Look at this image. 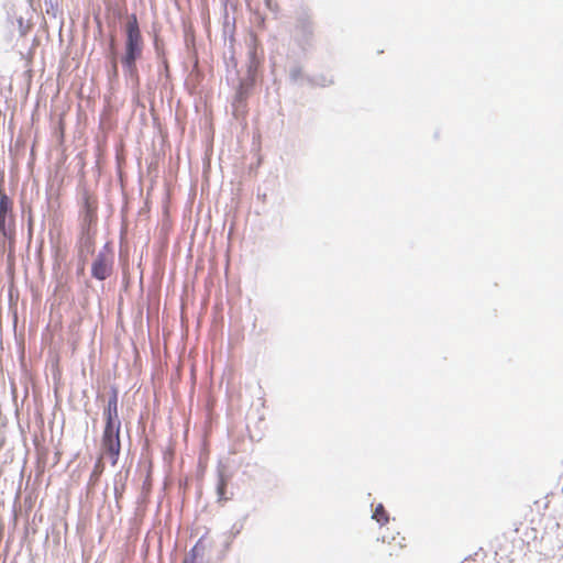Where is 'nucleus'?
I'll return each instance as SVG.
<instances>
[{
    "instance_id": "423d86ee",
    "label": "nucleus",
    "mask_w": 563,
    "mask_h": 563,
    "mask_svg": "<svg viewBox=\"0 0 563 563\" xmlns=\"http://www.w3.org/2000/svg\"><path fill=\"white\" fill-rule=\"evenodd\" d=\"M295 29L297 32L296 42L305 51L311 46L314 34V24L308 10L301 9L297 13Z\"/></svg>"
},
{
    "instance_id": "2eb2a0df",
    "label": "nucleus",
    "mask_w": 563,
    "mask_h": 563,
    "mask_svg": "<svg viewBox=\"0 0 563 563\" xmlns=\"http://www.w3.org/2000/svg\"><path fill=\"white\" fill-rule=\"evenodd\" d=\"M302 66L299 63H294L288 70V78L291 84H297L300 79H305Z\"/></svg>"
},
{
    "instance_id": "f8f14e48",
    "label": "nucleus",
    "mask_w": 563,
    "mask_h": 563,
    "mask_svg": "<svg viewBox=\"0 0 563 563\" xmlns=\"http://www.w3.org/2000/svg\"><path fill=\"white\" fill-rule=\"evenodd\" d=\"M305 80L310 87L325 88L334 84L333 77H328L324 74L307 75Z\"/></svg>"
},
{
    "instance_id": "4468645a",
    "label": "nucleus",
    "mask_w": 563,
    "mask_h": 563,
    "mask_svg": "<svg viewBox=\"0 0 563 563\" xmlns=\"http://www.w3.org/2000/svg\"><path fill=\"white\" fill-rule=\"evenodd\" d=\"M227 485H228V478L224 476V474L221 471H218L216 492H217L219 503H224L228 500V497L225 496Z\"/></svg>"
},
{
    "instance_id": "a211bd4d",
    "label": "nucleus",
    "mask_w": 563,
    "mask_h": 563,
    "mask_svg": "<svg viewBox=\"0 0 563 563\" xmlns=\"http://www.w3.org/2000/svg\"><path fill=\"white\" fill-rule=\"evenodd\" d=\"M235 30V19H232V23H222V32L223 36L225 37L229 35L230 37H233V33Z\"/></svg>"
},
{
    "instance_id": "a878e982",
    "label": "nucleus",
    "mask_w": 563,
    "mask_h": 563,
    "mask_svg": "<svg viewBox=\"0 0 563 563\" xmlns=\"http://www.w3.org/2000/svg\"><path fill=\"white\" fill-rule=\"evenodd\" d=\"M95 468H97V464L95 465ZM100 473H101V471L98 472V471L93 470V474L100 475Z\"/></svg>"
},
{
    "instance_id": "9d476101",
    "label": "nucleus",
    "mask_w": 563,
    "mask_h": 563,
    "mask_svg": "<svg viewBox=\"0 0 563 563\" xmlns=\"http://www.w3.org/2000/svg\"><path fill=\"white\" fill-rule=\"evenodd\" d=\"M205 550L206 545L203 543V538L201 537L190 548L189 552L184 558L183 563H202Z\"/></svg>"
},
{
    "instance_id": "4be33fe9",
    "label": "nucleus",
    "mask_w": 563,
    "mask_h": 563,
    "mask_svg": "<svg viewBox=\"0 0 563 563\" xmlns=\"http://www.w3.org/2000/svg\"><path fill=\"white\" fill-rule=\"evenodd\" d=\"M223 23H232L230 21L229 12H228V0H223V14H222Z\"/></svg>"
},
{
    "instance_id": "412c9836",
    "label": "nucleus",
    "mask_w": 563,
    "mask_h": 563,
    "mask_svg": "<svg viewBox=\"0 0 563 563\" xmlns=\"http://www.w3.org/2000/svg\"><path fill=\"white\" fill-rule=\"evenodd\" d=\"M98 253H102L103 257H109V258H110V256L114 257L113 247L108 242L102 246V249Z\"/></svg>"
},
{
    "instance_id": "7ed1b4c3",
    "label": "nucleus",
    "mask_w": 563,
    "mask_h": 563,
    "mask_svg": "<svg viewBox=\"0 0 563 563\" xmlns=\"http://www.w3.org/2000/svg\"><path fill=\"white\" fill-rule=\"evenodd\" d=\"M16 221L13 212V200L4 191L0 183V250L13 251L15 246Z\"/></svg>"
},
{
    "instance_id": "f03ea898",
    "label": "nucleus",
    "mask_w": 563,
    "mask_h": 563,
    "mask_svg": "<svg viewBox=\"0 0 563 563\" xmlns=\"http://www.w3.org/2000/svg\"><path fill=\"white\" fill-rule=\"evenodd\" d=\"M264 49L254 40H251L247 49L246 70L238 76L232 98V112L235 119L245 118L249 112V99L255 89L263 82Z\"/></svg>"
},
{
    "instance_id": "f3484780",
    "label": "nucleus",
    "mask_w": 563,
    "mask_h": 563,
    "mask_svg": "<svg viewBox=\"0 0 563 563\" xmlns=\"http://www.w3.org/2000/svg\"><path fill=\"white\" fill-rule=\"evenodd\" d=\"M44 4L46 7V13L48 15H52L53 18L56 16L58 11V1L57 0H44Z\"/></svg>"
},
{
    "instance_id": "9b49d317",
    "label": "nucleus",
    "mask_w": 563,
    "mask_h": 563,
    "mask_svg": "<svg viewBox=\"0 0 563 563\" xmlns=\"http://www.w3.org/2000/svg\"><path fill=\"white\" fill-rule=\"evenodd\" d=\"M158 59V67H157V74H158V80L162 82V87L164 89H167L170 80H172V74L169 69V63L167 57H161Z\"/></svg>"
},
{
    "instance_id": "1a4fd4ad",
    "label": "nucleus",
    "mask_w": 563,
    "mask_h": 563,
    "mask_svg": "<svg viewBox=\"0 0 563 563\" xmlns=\"http://www.w3.org/2000/svg\"><path fill=\"white\" fill-rule=\"evenodd\" d=\"M101 451L109 457L111 466H115L121 453V434H102Z\"/></svg>"
},
{
    "instance_id": "ddd939ff",
    "label": "nucleus",
    "mask_w": 563,
    "mask_h": 563,
    "mask_svg": "<svg viewBox=\"0 0 563 563\" xmlns=\"http://www.w3.org/2000/svg\"><path fill=\"white\" fill-rule=\"evenodd\" d=\"M372 519L377 521L379 526H384L389 521V512L382 503L371 504Z\"/></svg>"
},
{
    "instance_id": "393cba45",
    "label": "nucleus",
    "mask_w": 563,
    "mask_h": 563,
    "mask_svg": "<svg viewBox=\"0 0 563 563\" xmlns=\"http://www.w3.org/2000/svg\"><path fill=\"white\" fill-rule=\"evenodd\" d=\"M257 198H258V199H262L263 201H265V199H266V194H265V192H264V194H260V192H258V194H257Z\"/></svg>"
},
{
    "instance_id": "cd10ccee",
    "label": "nucleus",
    "mask_w": 563,
    "mask_h": 563,
    "mask_svg": "<svg viewBox=\"0 0 563 563\" xmlns=\"http://www.w3.org/2000/svg\"><path fill=\"white\" fill-rule=\"evenodd\" d=\"M377 540H379V538H378ZM380 540H382V542H386V537H385V536H383V537L380 538Z\"/></svg>"
},
{
    "instance_id": "dca6fc26",
    "label": "nucleus",
    "mask_w": 563,
    "mask_h": 563,
    "mask_svg": "<svg viewBox=\"0 0 563 563\" xmlns=\"http://www.w3.org/2000/svg\"><path fill=\"white\" fill-rule=\"evenodd\" d=\"M153 47L157 58L166 56L164 40L158 34L153 36Z\"/></svg>"
},
{
    "instance_id": "5701e85b",
    "label": "nucleus",
    "mask_w": 563,
    "mask_h": 563,
    "mask_svg": "<svg viewBox=\"0 0 563 563\" xmlns=\"http://www.w3.org/2000/svg\"><path fill=\"white\" fill-rule=\"evenodd\" d=\"M266 483L272 487L276 488L278 487V478L275 475H269Z\"/></svg>"
},
{
    "instance_id": "bb28decb",
    "label": "nucleus",
    "mask_w": 563,
    "mask_h": 563,
    "mask_svg": "<svg viewBox=\"0 0 563 563\" xmlns=\"http://www.w3.org/2000/svg\"><path fill=\"white\" fill-rule=\"evenodd\" d=\"M242 528H243V523H241L240 527L236 528V532L235 533H239Z\"/></svg>"
},
{
    "instance_id": "6ab92c4d",
    "label": "nucleus",
    "mask_w": 563,
    "mask_h": 563,
    "mask_svg": "<svg viewBox=\"0 0 563 563\" xmlns=\"http://www.w3.org/2000/svg\"><path fill=\"white\" fill-rule=\"evenodd\" d=\"M264 4L267 10L275 14V16L278 14L279 5L275 0H264Z\"/></svg>"
},
{
    "instance_id": "aec40b11",
    "label": "nucleus",
    "mask_w": 563,
    "mask_h": 563,
    "mask_svg": "<svg viewBox=\"0 0 563 563\" xmlns=\"http://www.w3.org/2000/svg\"><path fill=\"white\" fill-rule=\"evenodd\" d=\"M16 22H18L20 35L21 36L26 35L30 27H29V25L25 24L24 19L22 16H20L16 19Z\"/></svg>"
},
{
    "instance_id": "39448f33",
    "label": "nucleus",
    "mask_w": 563,
    "mask_h": 563,
    "mask_svg": "<svg viewBox=\"0 0 563 563\" xmlns=\"http://www.w3.org/2000/svg\"><path fill=\"white\" fill-rule=\"evenodd\" d=\"M119 388L112 384L109 387V397L103 408V431L102 434H121V420L118 412Z\"/></svg>"
},
{
    "instance_id": "b1692460",
    "label": "nucleus",
    "mask_w": 563,
    "mask_h": 563,
    "mask_svg": "<svg viewBox=\"0 0 563 563\" xmlns=\"http://www.w3.org/2000/svg\"><path fill=\"white\" fill-rule=\"evenodd\" d=\"M257 26L260 29L265 27V16L264 15H257Z\"/></svg>"
},
{
    "instance_id": "20e7f679",
    "label": "nucleus",
    "mask_w": 563,
    "mask_h": 563,
    "mask_svg": "<svg viewBox=\"0 0 563 563\" xmlns=\"http://www.w3.org/2000/svg\"><path fill=\"white\" fill-rule=\"evenodd\" d=\"M80 232L97 233L98 201L88 190L82 189L78 194Z\"/></svg>"
},
{
    "instance_id": "6e6552de",
    "label": "nucleus",
    "mask_w": 563,
    "mask_h": 563,
    "mask_svg": "<svg viewBox=\"0 0 563 563\" xmlns=\"http://www.w3.org/2000/svg\"><path fill=\"white\" fill-rule=\"evenodd\" d=\"M113 256L103 257L102 253H97L91 263L90 275L93 279L103 282L113 273Z\"/></svg>"
},
{
    "instance_id": "f257e3e1",
    "label": "nucleus",
    "mask_w": 563,
    "mask_h": 563,
    "mask_svg": "<svg viewBox=\"0 0 563 563\" xmlns=\"http://www.w3.org/2000/svg\"><path fill=\"white\" fill-rule=\"evenodd\" d=\"M146 51L145 36L135 13L129 15L126 22L121 25V44L113 47L107 54V58L114 63L113 70L109 74L110 80L119 79L118 65L121 66L122 75L134 96L141 91V74L139 65L143 63Z\"/></svg>"
},
{
    "instance_id": "0eeeda50",
    "label": "nucleus",
    "mask_w": 563,
    "mask_h": 563,
    "mask_svg": "<svg viewBox=\"0 0 563 563\" xmlns=\"http://www.w3.org/2000/svg\"><path fill=\"white\" fill-rule=\"evenodd\" d=\"M95 232H79L77 240V249H78V266H77V275L81 276L85 274L86 264L88 262V257L95 253Z\"/></svg>"
}]
</instances>
